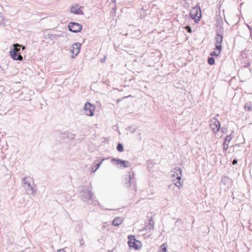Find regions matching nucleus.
<instances>
[{
	"mask_svg": "<svg viewBox=\"0 0 252 252\" xmlns=\"http://www.w3.org/2000/svg\"><path fill=\"white\" fill-rule=\"evenodd\" d=\"M108 252H110V250H108Z\"/></svg>",
	"mask_w": 252,
	"mask_h": 252,
	"instance_id": "nucleus-42",
	"label": "nucleus"
},
{
	"mask_svg": "<svg viewBox=\"0 0 252 252\" xmlns=\"http://www.w3.org/2000/svg\"><path fill=\"white\" fill-rule=\"evenodd\" d=\"M248 28L250 30L251 29V28L249 26H248Z\"/></svg>",
	"mask_w": 252,
	"mask_h": 252,
	"instance_id": "nucleus-39",
	"label": "nucleus"
},
{
	"mask_svg": "<svg viewBox=\"0 0 252 252\" xmlns=\"http://www.w3.org/2000/svg\"><path fill=\"white\" fill-rule=\"evenodd\" d=\"M126 174V176H127V178L126 179V181L125 183V187L127 189L132 188L134 192H136V180L134 177V173L132 172V174L131 175L130 173L129 172H127Z\"/></svg>",
	"mask_w": 252,
	"mask_h": 252,
	"instance_id": "nucleus-3",
	"label": "nucleus"
},
{
	"mask_svg": "<svg viewBox=\"0 0 252 252\" xmlns=\"http://www.w3.org/2000/svg\"><path fill=\"white\" fill-rule=\"evenodd\" d=\"M230 181V179L227 176H223L221 179V182L224 185H227V184L229 183Z\"/></svg>",
	"mask_w": 252,
	"mask_h": 252,
	"instance_id": "nucleus-20",
	"label": "nucleus"
},
{
	"mask_svg": "<svg viewBox=\"0 0 252 252\" xmlns=\"http://www.w3.org/2000/svg\"><path fill=\"white\" fill-rule=\"evenodd\" d=\"M219 54L220 53H219V52L218 53H217L215 51H213V52H212L210 54V55L212 56L211 57H213V56L219 55Z\"/></svg>",
	"mask_w": 252,
	"mask_h": 252,
	"instance_id": "nucleus-29",
	"label": "nucleus"
},
{
	"mask_svg": "<svg viewBox=\"0 0 252 252\" xmlns=\"http://www.w3.org/2000/svg\"><path fill=\"white\" fill-rule=\"evenodd\" d=\"M116 6H115V7H112V11H113L114 13H115V12H116Z\"/></svg>",
	"mask_w": 252,
	"mask_h": 252,
	"instance_id": "nucleus-36",
	"label": "nucleus"
},
{
	"mask_svg": "<svg viewBox=\"0 0 252 252\" xmlns=\"http://www.w3.org/2000/svg\"><path fill=\"white\" fill-rule=\"evenodd\" d=\"M68 30L74 33H77L80 32L82 29V25L76 22H70L68 25Z\"/></svg>",
	"mask_w": 252,
	"mask_h": 252,
	"instance_id": "nucleus-10",
	"label": "nucleus"
},
{
	"mask_svg": "<svg viewBox=\"0 0 252 252\" xmlns=\"http://www.w3.org/2000/svg\"><path fill=\"white\" fill-rule=\"evenodd\" d=\"M19 46V44L15 43L13 44V48L10 49L9 52L11 58L15 61H22L23 57L21 55L20 53L17 50L18 47Z\"/></svg>",
	"mask_w": 252,
	"mask_h": 252,
	"instance_id": "nucleus-5",
	"label": "nucleus"
},
{
	"mask_svg": "<svg viewBox=\"0 0 252 252\" xmlns=\"http://www.w3.org/2000/svg\"><path fill=\"white\" fill-rule=\"evenodd\" d=\"M251 39L252 40V33H251Z\"/></svg>",
	"mask_w": 252,
	"mask_h": 252,
	"instance_id": "nucleus-38",
	"label": "nucleus"
},
{
	"mask_svg": "<svg viewBox=\"0 0 252 252\" xmlns=\"http://www.w3.org/2000/svg\"><path fill=\"white\" fill-rule=\"evenodd\" d=\"M222 36L220 34H217L215 37V44H221Z\"/></svg>",
	"mask_w": 252,
	"mask_h": 252,
	"instance_id": "nucleus-18",
	"label": "nucleus"
},
{
	"mask_svg": "<svg viewBox=\"0 0 252 252\" xmlns=\"http://www.w3.org/2000/svg\"><path fill=\"white\" fill-rule=\"evenodd\" d=\"M111 161L113 162V164L117 165L119 168H125L131 166V163L127 160H124L117 158H112Z\"/></svg>",
	"mask_w": 252,
	"mask_h": 252,
	"instance_id": "nucleus-7",
	"label": "nucleus"
},
{
	"mask_svg": "<svg viewBox=\"0 0 252 252\" xmlns=\"http://www.w3.org/2000/svg\"><path fill=\"white\" fill-rule=\"evenodd\" d=\"M80 192V196L84 199H88L93 202L94 199L91 189L89 187H86L84 186H80L78 188Z\"/></svg>",
	"mask_w": 252,
	"mask_h": 252,
	"instance_id": "nucleus-2",
	"label": "nucleus"
},
{
	"mask_svg": "<svg viewBox=\"0 0 252 252\" xmlns=\"http://www.w3.org/2000/svg\"><path fill=\"white\" fill-rule=\"evenodd\" d=\"M232 138V135L230 134L229 135H227L225 138L224 142L223 143V149L224 151H226L228 148L229 143Z\"/></svg>",
	"mask_w": 252,
	"mask_h": 252,
	"instance_id": "nucleus-14",
	"label": "nucleus"
},
{
	"mask_svg": "<svg viewBox=\"0 0 252 252\" xmlns=\"http://www.w3.org/2000/svg\"><path fill=\"white\" fill-rule=\"evenodd\" d=\"M124 219L123 217H117L111 222V224L117 226L122 224L124 221Z\"/></svg>",
	"mask_w": 252,
	"mask_h": 252,
	"instance_id": "nucleus-16",
	"label": "nucleus"
},
{
	"mask_svg": "<svg viewBox=\"0 0 252 252\" xmlns=\"http://www.w3.org/2000/svg\"><path fill=\"white\" fill-rule=\"evenodd\" d=\"M81 44L79 42L73 44L70 47V51L75 56H77L80 52Z\"/></svg>",
	"mask_w": 252,
	"mask_h": 252,
	"instance_id": "nucleus-13",
	"label": "nucleus"
},
{
	"mask_svg": "<svg viewBox=\"0 0 252 252\" xmlns=\"http://www.w3.org/2000/svg\"><path fill=\"white\" fill-rule=\"evenodd\" d=\"M182 169L180 167H177L175 168L174 169V174L172 175V176L173 177H175V176L176 175V178L178 181L176 183H174V185L179 189L182 186V184L180 182L182 176Z\"/></svg>",
	"mask_w": 252,
	"mask_h": 252,
	"instance_id": "nucleus-9",
	"label": "nucleus"
},
{
	"mask_svg": "<svg viewBox=\"0 0 252 252\" xmlns=\"http://www.w3.org/2000/svg\"><path fill=\"white\" fill-rule=\"evenodd\" d=\"M58 252H66L64 251L63 249L60 250L58 251Z\"/></svg>",
	"mask_w": 252,
	"mask_h": 252,
	"instance_id": "nucleus-37",
	"label": "nucleus"
},
{
	"mask_svg": "<svg viewBox=\"0 0 252 252\" xmlns=\"http://www.w3.org/2000/svg\"><path fill=\"white\" fill-rule=\"evenodd\" d=\"M208 63L210 65H213L215 63V59L213 57H209L208 60Z\"/></svg>",
	"mask_w": 252,
	"mask_h": 252,
	"instance_id": "nucleus-24",
	"label": "nucleus"
},
{
	"mask_svg": "<svg viewBox=\"0 0 252 252\" xmlns=\"http://www.w3.org/2000/svg\"><path fill=\"white\" fill-rule=\"evenodd\" d=\"M95 109V106L89 102H87L84 105V113L87 116L90 117L94 116Z\"/></svg>",
	"mask_w": 252,
	"mask_h": 252,
	"instance_id": "nucleus-8",
	"label": "nucleus"
},
{
	"mask_svg": "<svg viewBox=\"0 0 252 252\" xmlns=\"http://www.w3.org/2000/svg\"><path fill=\"white\" fill-rule=\"evenodd\" d=\"M84 244V241L82 239L80 241V245L81 246L83 245Z\"/></svg>",
	"mask_w": 252,
	"mask_h": 252,
	"instance_id": "nucleus-35",
	"label": "nucleus"
},
{
	"mask_svg": "<svg viewBox=\"0 0 252 252\" xmlns=\"http://www.w3.org/2000/svg\"><path fill=\"white\" fill-rule=\"evenodd\" d=\"M232 164L234 165L235 164H236L237 163V160L236 159H234L233 161H232Z\"/></svg>",
	"mask_w": 252,
	"mask_h": 252,
	"instance_id": "nucleus-33",
	"label": "nucleus"
},
{
	"mask_svg": "<svg viewBox=\"0 0 252 252\" xmlns=\"http://www.w3.org/2000/svg\"><path fill=\"white\" fill-rule=\"evenodd\" d=\"M111 26L115 25L117 23V20H115V19L111 20Z\"/></svg>",
	"mask_w": 252,
	"mask_h": 252,
	"instance_id": "nucleus-32",
	"label": "nucleus"
},
{
	"mask_svg": "<svg viewBox=\"0 0 252 252\" xmlns=\"http://www.w3.org/2000/svg\"><path fill=\"white\" fill-rule=\"evenodd\" d=\"M61 135L63 138H68L69 139H73L75 135L71 134V133H61Z\"/></svg>",
	"mask_w": 252,
	"mask_h": 252,
	"instance_id": "nucleus-17",
	"label": "nucleus"
},
{
	"mask_svg": "<svg viewBox=\"0 0 252 252\" xmlns=\"http://www.w3.org/2000/svg\"><path fill=\"white\" fill-rule=\"evenodd\" d=\"M149 225L150 226V229H154V222L153 220V218L151 217L149 220Z\"/></svg>",
	"mask_w": 252,
	"mask_h": 252,
	"instance_id": "nucleus-22",
	"label": "nucleus"
},
{
	"mask_svg": "<svg viewBox=\"0 0 252 252\" xmlns=\"http://www.w3.org/2000/svg\"><path fill=\"white\" fill-rule=\"evenodd\" d=\"M56 35V39H57L58 37H64V33L63 32L61 34H55Z\"/></svg>",
	"mask_w": 252,
	"mask_h": 252,
	"instance_id": "nucleus-31",
	"label": "nucleus"
},
{
	"mask_svg": "<svg viewBox=\"0 0 252 252\" xmlns=\"http://www.w3.org/2000/svg\"><path fill=\"white\" fill-rule=\"evenodd\" d=\"M128 244L129 247L135 250H139L142 247V243L140 241L137 240L134 235H130L128 236Z\"/></svg>",
	"mask_w": 252,
	"mask_h": 252,
	"instance_id": "nucleus-6",
	"label": "nucleus"
},
{
	"mask_svg": "<svg viewBox=\"0 0 252 252\" xmlns=\"http://www.w3.org/2000/svg\"><path fill=\"white\" fill-rule=\"evenodd\" d=\"M190 17L195 23L200 21L201 17V10L199 6L196 5L192 8L189 13Z\"/></svg>",
	"mask_w": 252,
	"mask_h": 252,
	"instance_id": "nucleus-4",
	"label": "nucleus"
},
{
	"mask_svg": "<svg viewBox=\"0 0 252 252\" xmlns=\"http://www.w3.org/2000/svg\"><path fill=\"white\" fill-rule=\"evenodd\" d=\"M104 160V158H102L100 160L97 159L94 160L93 164L89 168V170L92 173L94 172L99 167L100 164Z\"/></svg>",
	"mask_w": 252,
	"mask_h": 252,
	"instance_id": "nucleus-12",
	"label": "nucleus"
},
{
	"mask_svg": "<svg viewBox=\"0 0 252 252\" xmlns=\"http://www.w3.org/2000/svg\"><path fill=\"white\" fill-rule=\"evenodd\" d=\"M116 149H117V151L120 152H123L124 151V147H123V144L121 143H119V144H118V145L117 146Z\"/></svg>",
	"mask_w": 252,
	"mask_h": 252,
	"instance_id": "nucleus-23",
	"label": "nucleus"
},
{
	"mask_svg": "<svg viewBox=\"0 0 252 252\" xmlns=\"http://www.w3.org/2000/svg\"><path fill=\"white\" fill-rule=\"evenodd\" d=\"M116 0H111L113 2H114Z\"/></svg>",
	"mask_w": 252,
	"mask_h": 252,
	"instance_id": "nucleus-41",
	"label": "nucleus"
},
{
	"mask_svg": "<svg viewBox=\"0 0 252 252\" xmlns=\"http://www.w3.org/2000/svg\"><path fill=\"white\" fill-rule=\"evenodd\" d=\"M161 249L162 250V252H166V248L164 246V245H162L160 247Z\"/></svg>",
	"mask_w": 252,
	"mask_h": 252,
	"instance_id": "nucleus-30",
	"label": "nucleus"
},
{
	"mask_svg": "<svg viewBox=\"0 0 252 252\" xmlns=\"http://www.w3.org/2000/svg\"><path fill=\"white\" fill-rule=\"evenodd\" d=\"M21 46H22L19 44V46L18 47V48H17V50L19 51V53H20L21 50L23 51L25 48L24 46H23V47H21Z\"/></svg>",
	"mask_w": 252,
	"mask_h": 252,
	"instance_id": "nucleus-28",
	"label": "nucleus"
},
{
	"mask_svg": "<svg viewBox=\"0 0 252 252\" xmlns=\"http://www.w3.org/2000/svg\"><path fill=\"white\" fill-rule=\"evenodd\" d=\"M210 126L212 129L213 132L216 134L220 129V124L219 120L214 118L213 120H211Z\"/></svg>",
	"mask_w": 252,
	"mask_h": 252,
	"instance_id": "nucleus-11",
	"label": "nucleus"
},
{
	"mask_svg": "<svg viewBox=\"0 0 252 252\" xmlns=\"http://www.w3.org/2000/svg\"><path fill=\"white\" fill-rule=\"evenodd\" d=\"M185 29L187 31V32L189 33H191L192 32V30L189 26H186L185 27Z\"/></svg>",
	"mask_w": 252,
	"mask_h": 252,
	"instance_id": "nucleus-27",
	"label": "nucleus"
},
{
	"mask_svg": "<svg viewBox=\"0 0 252 252\" xmlns=\"http://www.w3.org/2000/svg\"><path fill=\"white\" fill-rule=\"evenodd\" d=\"M22 182L28 194L34 195L36 189V186L32 179L29 176L26 177L23 179Z\"/></svg>",
	"mask_w": 252,
	"mask_h": 252,
	"instance_id": "nucleus-1",
	"label": "nucleus"
},
{
	"mask_svg": "<svg viewBox=\"0 0 252 252\" xmlns=\"http://www.w3.org/2000/svg\"><path fill=\"white\" fill-rule=\"evenodd\" d=\"M45 38H48L52 40L56 39L55 34L48 33L45 35Z\"/></svg>",
	"mask_w": 252,
	"mask_h": 252,
	"instance_id": "nucleus-21",
	"label": "nucleus"
},
{
	"mask_svg": "<svg viewBox=\"0 0 252 252\" xmlns=\"http://www.w3.org/2000/svg\"><path fill=\"white\" fill-rule=\"evenodd\" d=\"M96 202H95V201H94V205H96Z\"/></svg>",
	"mask_w": 252,
	"mask_h": 252,
	"instance_id": "nucleus-40",
	"label": "nucleus"
},
{
	"mask_svg": "<svg viewBox=\"0 0 252 252\" xmlns=\"http://www.w3.org/2000/svg\"><path fill=\"white\" fill-rule=\"evenodd\" d=\"M129 96H130V95H129ZM126 97H127V96H126Z\"/></svg>",
	"mask_w": 252,
	"mask_h": 252,
	"instance_id": "nucleus-43",
	"label": "nucleus"
},
{
	"mask_svg": "<svg viewBox=\"0 0 252 252\" xmlns=\"http://www.w3.org/2000/svg\"><path fill=\"white\" fill-rule=\"evenodd\" d=\"M215 49L220 53L221 50V44H215Z\"/></svg>",
	"mask_w": 252,
	"mask_h": 252,
	"instance_id": "nucleus-25",
	"label": "nucleus"
},
{
	"mask_svg": "<svg viewBox=\"0 0 252 252\" xmlns=\"http://www.w3.org/2000/svg\"><path fill=\"white\" fill-rule=\"evenodd\" d=\"M145 9H144L143 7H142L141 9V15H140V18L141 19H142L143 18H144L145 15H146V14L144 13L145 12Z\"/></svg>",
	"mask_w": 252,
	"mask_h": 252,
	"instance_id": "nucleus-26",
	"label": "nucleus"
},
{
	"mask_svg": "<svg viewBox=\"0 0 252 252\" xmlns=\"http://www.w3.org/2000/svg\"><path fill=\"white\" fill-rule=\"evenodd\" d=\"M81 8V7L78 8L77 5L75 6H72L70 9V12L71 13L77 15H83L84 12H83Z\"/></svg>",
	"mask_w": 252,
	"mask_h": 252,
	"instance_id": "nucleus-15",
	"label": "nucleus"
},
{
	"mask_svg": "<svg viewBox=\"0 0 252 252\" xmlns=\"http://www.w3.org/2000/svg\"><path fill=\"white\" fill-rule=\"evenodd\" d=\"M105 58H106L105 57H104V58L101 59L100 60L101 63H104L105 61Z\"/></svg>",
	"mask_w": 252,
	"mask_h": 252,
	"instance_id": "nucleus-34",
	"label": "nucleus"
},
{
	"mask_svg": "<svg viewBox=\"0 0 252 252\" xmlns=\"http://www.w3.org/2000/svg\"><path fill=\"white\" fill-rule=\"evenodd\" d=\"M244 108L246 111H252V104L251 102H247L244 105Z\"/></svg>",
	"mask_w": 252,
	"mask_h": 252,
	"instance_id": "nucleus-19",
	"label": "nucleus"
}]
</instances>
